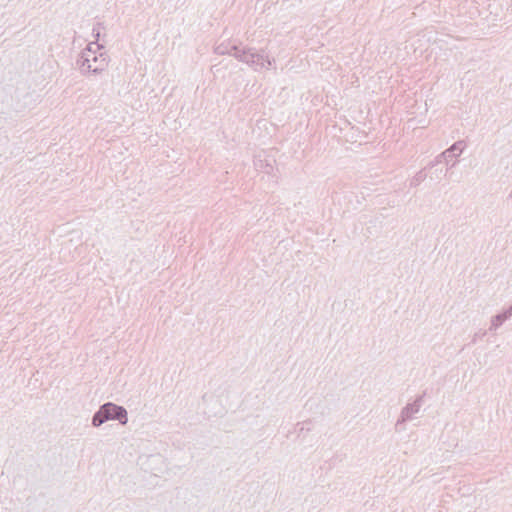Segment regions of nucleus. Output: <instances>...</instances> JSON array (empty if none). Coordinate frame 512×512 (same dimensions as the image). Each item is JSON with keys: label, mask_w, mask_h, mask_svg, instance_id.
Masks as SVG:
<instances>
[{"label": "nucleus", "mask_w": 512, "mask_h": 512, "mask_svg": "<svg viewBox=\"0 0 512 512\" xmlns=\"http://www.w3.org/2000/svg\"><path fill=\"white\" fill-rule=\"evenodd\" d=\"M102 413H104V417L106 419H118L120 420L122 423H125L126 421V411L115 405V404H105L102 406Z\"/></svg>", "instance_id": "1"}, {"label": "nucleus", "mask_w": 512, "mask_h": 512, "mask_svg": "<svg viewBox=\"0 0 512 512\" xmlns=\"http://www.w3.org/2000/svg\"><path fill=\"white\" fill-rule=\"evenodd\" d=\"M106 418L104 417V413H102V409L94 416L93 418V424L95 426L101 425Z\"/></svg>", "instance_id": "2"}]
</instances>
